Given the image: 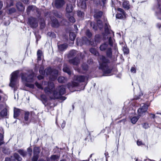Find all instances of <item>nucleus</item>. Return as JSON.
Instances as JSON below:
<instances>
[{
  "mask_svg": "<svg viewBox=\"0 0 161 161\" xmlns=\"http://www.w3.org/2000/svg\"><path fill=\"white\" fill-rule=\"evenodd\" d=\"M3 6V2L0 1V9H1Z\"/></svg>",
  "mask_w": 161,
  "mask_h": 161,
  "instance_id": "nucleus-50",
  "label": "nucleus"
},
{
  "mask_svg": "<svg viewBox=\"0 0 161 161\" xmlns=\"http://www.w3.org/2000/svg\"><path fill=\"white\" fill-rule=\"evenodd\" d=\"M83 68L84 69V70H86L87 69V65L86 66V68H84L83 67Z\"/></svg>",
  "mask_w": 161,
  "mask_h": 161,
  "instance_id": "nucleus-57",
  "label": "nucleus"
},
{
  "mask_svg": "<svg viewBox=\"0 0 161 161\" xmlns=\"http://www.w3.org/2000/svg\"><path fill=\"white\" fill-rule=\"evenodd\" d=\"M18 152L20 154L22 155L23 156H25L26 155V152L23 150H19L18 151Z\"/></svg>",
  "mask_w": 161,
  "mask_h": 161,
  "instance_id": "nucleus-33",
  "label": "nucleus"
},
{
  "mask_svg": "<svg viewBox=\"0 0 161 161\" xmlns=\"http://www.w3.org/2000/svg\"><path fill=\"white\" fill-rule=\"evenodd\" d=\"M99 36L98 35H96L95 36V42L96 43L97 42V43L99 42Z\"/></svg>",
  "mask_w": 161,
  "mask_h": 161,
  "instance_id": "nucleus-45",
  "label": "nucleus"
},
{
  "mask_svg": "<svg viewBox=\"0 0 161 161\" xmlns=\"http://www.w3.org/2000/svg\"><path fill=\"white\" fill-rule=\"evenodd\" d=\"M157 26H158L159 28H160V27H161V25H159L158 24V25H157Z\"/></svg>",
  "mask_w": 161,
  "mask_h": 161,
  "instance_id": "nucleus-59",
  "label": "nucleus"
},
{
  "mask_svg": "<svg viewBox=\"0 0 161 161\" xmlns=\"http://www.w3.org/2000/svg\"><path fill=\"white\" fill-rule=\"evenodd\" d=\"M34 74L32 73L30 75L29 73H22L21 74V77L22 81L25 85L31 88H33L34 85L28 82L31 83L33 82Z\"/></svg>",
  "mask_w": 161,
  "mask_h": 161,
  "instance_id": "nucleus-4",
  "label": "nucleus"
},
{
  "mask_svg": "<svg viewBox=\"0 0 161 161\" xmlns=\"http://www.w3.org/2000/svg\"><path fill=\"white\" fill-rule=\"evenodd\" d=\"M19 71L18 70L14 72L11 74V78L10 80L9 86H10L13 87L17 86L18 84V74Z\"/></svg>",
  "mask_w": 161,
  "mask_h": 161,
  "instance_id": "nucleus-6",
  "label": "nucleus"
},
{
  "mask_svg": "<svg viewBox=\"0 0 161 161\" xmlns=\"http://www.w3.org/2000/svg\"><path fill=\"white\" fill-rule=\"evenodd\" d=\"M16 6L17 9L20 11H22L25 9V7L23 5L22 3L20 2L17 3Z\"/></svg>",
  "mask_w": 161,
  "mask_h": 161,
  "instance_id": "nucleus-16",
  "label": "nucleus"
},
{
  "mask_svg": "<svg viewBox=\"0 0 161 161\" xmlns=\"http://www.w3.org/2000/svg\"><path fill=\"white\" fill-rule=\"evenodd\" d=\"M10 11H11L12 12H14L15 11V9L14 8H12L10 9Z\"/></svg>",
  "mask_w": 161,
  "mask_h": 161,
  "instance_id": "nucleus-53",
  "label": "nucleus"
},
{
  "mask_svg": "<svg viewBox=\"0 0 161 161\" xmlns=\"http://www.w3.org/2000/svg\"><path fill=\"white\" fill-rule=\"evenodd\" d=\"M58 80L60 83H63L66 80L65 78L63 76L59 77L58 79Z\"/></svg>",
  "mask_w": 161,
  "mask_h": 161,
  "instance_id": "nucleus-31",
  "label": "nucleus"
},
{
  "mask_svg": "<svg viewBox=\"0 0 161 161\" xmlns=\"http://www.w3.org/2000/svg\"><path fill=\"white\" fill-rule=\"evenodd\" d=\"M28 22L29 24L32 28H36L38 25L37 21L36 19L31 17L29 19Z\"/></svg>",
  "mask_w": 161,
  "mask_h": 161,
  "instance_id": "nucleus-10",
  "label": "nucleus"
},
{
  "mask_svg": "<svg viewBox=\"0 0 161 161\" xmlns=\"http://www.w3.org/2000/svg\"><path fill=\"white\" fill-rule=\"evenodd\" d=\"M76 53V51L75 50H72L70 51L69 55L70 56H74Z\"/></svg>",
  "mask_w": 161,
  "mask_h": 161,
  "instance_id": "nucleus-41",
  "label": "nucleus"
},
{
  "mask_svg": "<svg viewBox=\"0 0 161 161\" xmlns=\"http://www.w3.org/2000/svg\"><path fill=\"white\" fill-rule=\"evenodd\" d=\"M76 37V35L75 33L73 32H70L69 34L70 39L72 41H73L75 39Z\"/></svg>",
  "mask_w": 161,
  "mask_h": 161,
  "instance_id": "nucleus-30",
  "label": "nucleus"
},
{
  "mask_svg": "<svg viewBox=\"0 0 161 161\" xmlns=\"http://www.w3.org/2000/svg\"><path fill=\"white\" fill-rule=\"evenodd\" d=\"M99 62L100 64L99 68L102 69L104 74L105 76L110 75L111 69L108 68L107 66V63L108 60L104 56H100Z\"/></svg>",
  "mask_w": 161,
  "mask_h": 161,
  "instance_id": "nucleus-2",
  "label": "nucleus"
},
{
  "mask_svg": "<svg viewBox=\"0 0 161 161\" xmlns=\"http://www.w3.org/2000/svg\"><path fill=\"white\" fill-rule=\"evenodd\" d=\"M139 118V116L137 117H134L131 119V123L133 124H135Z\"/></svg>",
  "mask_w": 161,
  "mask_h": 161,
  "instance_id": "nucleus-29",
  "label": "nucleus"
},
{
  "mask_svg": "<svg viewBox=\"0 0 161 161\" xmlns=\"http://www.w3.org/2000/svg\"><path fill=\"white\" fill-rule=\"evenodd\" d=\"M69 62L73 65H77L79 63V60L78 58H75L73 59L70 60Z\"/></svg>",
  "mask_w": 161,
  "mask_h": 161,
  "instance_id": "nucleus-18",
  "label": "nucleus"
},
{
  "mask_svg": "<svg viewBox=\"0 0 161 161\" xmlns=\"http://www.w3.org/2000/svg\"><path fill=\"white\" fill-rule=\"evenodd\" d=\"M63 99H64V100H65V99H66V98H65V97H63Z\"/></svg>",
  "mask_w": 161,
  "mask_h": 161,
  "instance_id": "nucleus-64",
  "label": "nucleus"
},
{
  "mask_svg": "<svg viewBox=\"0 0 161 161\" xmlns=\"http://www.w3.org/2000/svg\"><path fill=\"white\" fill-rule=\"evenodd\" d=\"M70 15L69 14H66V16L69 19V20L72 23H74L75 21V19L72 16L73 15V13H71Z\"/></svg>",
  "mask_w": 161,
  "mask_h": 161,
  "instance_id": "nucleus-15",
  "label": "nucleus"
},
{
  "mask_svg": "<svg viewBox=\"0 0 161 161\" xmlns=\"http://www.w3.org/2000/svg\"><path fill=\"white\" fill-rule=\"evenodd\" d=\"M77 15L80 17L83 18L84 16V13L80 11H78Z\"/></svg>",
  "mask_w": 161,
  "mask_h": 161,
  "instance_id": "nucleus-34",
  "label": "nucleus"
},
{
  "mask_svg": "<svg viewBox=\"0 0 161 161\" xmlns=\"http://www.w3.org/2000/svg\"><path fill=\"white\" fill-rule=\"evenodd\" d=\"M63 70L64 72L67 73L69 75H70L71 72L70 69L66 65H64L63 68Z\"/></svg>",
  "mask_w": 161,
  "mask_h": 161,
  "instance_id": "nucleus-26",
  "label": "nucleus"
},
{
  "mask_svg": "<svg viewBox=\"0 0 161 161\" xmlns=\"http://www.w3.org/2000/svg\"><path fill=\"white\" fill-rule=\"evenodd\" d=\"M76 0H69V1L70 2H71L73 3H75V2Z\"/></svg>",
  "mask_w": 161,
  "mask_h": 161,
  "instance_id": "nucleus-51",
  "label": "nucleus"
},
{
  "mask_svg": "<svg viewBox=\"0 0 161 161\" xmlns=\"http://www.w3.org/2000/svg\"><path fill=\"white\" fill-rule=\"evenodd\" d=\"M3 135L1 134H0V146L3 143Z\"/></svg>",
  "mask_w": 161,
  "mask_h": 161,
  "instance_id": "nucleus-37",
  "label": "nucleus"
},
{
  "mask_svg": "<svg viewBox=\"0 0 161 161\" xmlns=\"http://www.w3.org/2000/svg\"><path fill=\"white\" fill-rule=\"evenodd\" d=\"M58 158V156L56 155H53L52 156L50 159H49V160L51 161H54V160Z\"/></svg>",
  "mask_w": 161,
  "mask_h": 161,
  "instance_id": "nucleus-35",
  "label": "nucleus"
},
{
  "mask_svg": "<svg viewBox=\"0 0 161 161\" xmlns=\"http://www.w3.org/2000/svg\"><path fill=\"white\" fill-rule=\"evenodd\" d=\"M28 151L29 152H30V153H31L32 152V150L31 148H29L28 149Z\"/></svg>",
  "mask_w": 161,
  "mask_h": 161,
  "instance_id": "nucleus-54",
  "label": "nucleus"
},
{
  "mask_svg": "<svg viewBox=\"0 0 161 161\" xmlns=\"http://www.w3.org/2000/svg\"><path fill=\"white\" fill-rule=\"evenodd\" d=\"M65 122L64 121H63V123H62L61 124V127L62 128H64L65 126Z\"/></svg>",
  "mask_w": 161,
  "mask_h": 161,
  "instance_id": "nucleus-49",
  "label": "nucleus"
},
{
  "mask_svg": "<svg viewBox=\"0 0 161 161\" xmlns=\"http://www.w3.org/2000/svg\"><path fill=\"white\" fill-rule=\"evenodd\" d=\"M88 78L87 76H75L74 80L72 83V85L70 86L69 84L68 86L69 88L71 87L77 86L78 85L79 82H84L86 79L87 80Z\"/></svg>",
  "mask_w": 161,
  "mask_h": 161,
  "instance_id": "nucleus-7",
  "label": "nucleus"
},
{
  "mask_svg": "<svg viewBox=\"0 0 161 161\" xmlns=\"http://www.w3.org/2000/svg\"><path fill=\"white\" fill-rule=\"evenodd\" d=\"M117 10L120 13H118L116 15V17L117 18L119 19H123L125 18L126 16L125 12L122 8H118Z\"/></svg>",
  "mask_w": 161,
  "mask_h": 161,
  "instance_id": "nucleus-9",
  "label": "nucleus"
},
{
  "mask_svg": "<svg viewBox=\"0 0 161 161\" xmlns=\"http://www.w3.org/2000/svg\"><path fill=\"white\" fill-rule=\"evenodd\" d=\"M42 53L40 50H38L37 52V60L40 61L41 60V57L42 56Z\"/></svg>",
  "mask_w": 161,
  "mask_h": 161,
  "instance_id": "nucleus-28",
  "label": "nucleus"
},
{
  "mask_svg": "<svg viewBox=\"0 0 161 161\" xmlns=\"http://www.w3.org/2000/svg\"><path fill=\"white\" fill-rule=\"evenodd\" d=\"M34 157L32 158V161H37L38 158V154L40 153L39 148L38 147H35L34 150Z\"/></svg>",
  "mask_w": 161,
  "mask_h": 161,
  "instance_id": "nucleus-11",
  "label": "nucleus"
},
{
  "mask_svg": "<svg viewBox=\"0 0 161 161\" xmlns=\"http://www.w3.org/2000/svg\"><path fill=\"white\" fill-rule=\"evenodd\" d=\"M108 39L109 45L108 42H105L101 44L100 47V49L102 51H106L107 56L111 58L112 55V51L111 47L113 43V40L112 39L111 35H109L107 37Z\"/></svg>",
  "mask_w": 161,
  "mask_h": 161,
  "instance_id": "nucleus-3",
  "label": "nucleus"
},
{
  "mask_svg": "<svg viewBox=\"0 0 161 161\" xmlns=\"http://www.w3.org/2000/svg\"><path fill=\"white\" fill-rule=\"evenodd\" d=\"M51 25L53 27H57L59 26V23L56 19L54 17H53L51 18Z\"/></svg>",
  "mask_w": 161,
  "mask_h": 161,
  "instance_id": "nucleus-13",
  "label": "nucleus"
},
{
  "mask_svg": "<svg viewBox=\"0 0 161 161\" xmlns=\"http://www.w3.org/2000/svg\"><path fill=\"white\" fill-rule=\"evenodd\" d=\"M73 9V7L71 3H69L67 4L66 10L67 12V14L72 13V12Z\"/></svg>",
  "mask_w": 161,
  "mask_h": 161,
  "instance_id": "nucleus-14",
  "label": "nucleus"
},
{
  "mask_svg": "<svg viewBox=\"0 0 161 161\" xmlns=\"http://www.w3.org/2000/svg\"><path fill=\"white\" fill-rule=\"evenodd\" d=\"M142 126L145 129H147L149 127V125L147 123H144L142 124Z\"/></svg>",
  "mask_w": 161,
  "mask_h": 161,
  "instance_id": "nucleus-40",
  "label": "nucleus"
},
{
  "mask_svg": "<svg viewBox=\"0 0 161 161\" xmlns=\"http://www.w3.org/2000/svg\"><path fill=\"white\" fill-rule=\"evenodd\" d=\"M42 25L43 27H44V25H45V24H44V23H42Z\"/></svg>",
  "mask_w": 161,
  "mask_h": 161,
  "instance_id": "nucleus-61",
  "label": "nucleus"
},
{
  "mask_svg": "<svg viewBox=\"0 0 161 161\" xmlns=\"http://www.w3.org/2000/svg\"><path fill=\"white\" fill-rule=\"evenodd\" d=\"M8 114L6 108H5L0 113L1 116L3 117L7 116Z\"/></svg>",
  "mask_w": 161,
  "mask_h": 161,
  "instance_id": "nucleus-23",
  "label": "nucleus"
},
{
  "mask_svg": "<svg viewBox=\"0 0 161 161\" xmlns=\"http://www.w3.org/2000/svg\"><path fill=\"white\" fill-rule=\"evenodd\" d=\"M130 71L131 72L133 73H135L136 72V70L135 68L132 67L130 69Z\"/></svg>",
  "mask_w": 161,
  "mask_h": 161,
  "instance_id": "nucleus-47",
  "label": "nucleus"
},
{
  "mask_svg": "<svg viewBox=\"0 0 161 161\" xmlns=\"http://www.w3.org/2000/svg\"><path fill=\"white\" fill-rule=\"evenodd\" d=\"M123 7L127 9H129L130 8V6L128 1H125L123 3Z\"/></svg>",
  "mask_w": 161,
  "mask_h": 161,
  "instance_id": "nucleus-19",
  "label": "nucleus"
},
{
  "mask_svg": "<svg viewBox=\"0 0 161 161\" xmlns=\"http://www.w3.org/2000/svg\"><path fill=\"white\" fill-rule=\"evenodd\" d=\"M123 51L125 53L128 54L129 52V50L128 48L125 47H124L123 48Z\"/></svg>",
  "mask_w": 161,
  "mask_h": 161,
  "instance_id": "nucleus-39",
  "label": "nucleus"
},
{
  "mask_svg": "<svg viewBox=\"0 0 161 161\" xmlns=\"http://www.w3.org/2000/svg\"><path fill=\"white\" fill-rule=\"evenodd\" d=\"M39 161H45L43 160H42V159H41V160H40Z\"/></svg>",
  "mask_w": 161,
  "mask_h": 161,
  "instance_id": "nucleus-62",
  "label": "nucleus"
},
{
  "mask_svg": "<svg viewBox=\"0 0 161 161\" xmlns=\"http://www.w3.org/2000/svg\"><path fill=\"white\" fill-rule=\"evenodd\" d=\"M35 8V7L34 6H29L28 7V8H27V10L28 11H29V10H31L33 9V8Z\"/></svg>",
  "mask_w": 161,
  "mask_h": 161,
  "instance_id": "nucleus-48",
  "label": "nucleus"
},
{
  "mask_svg": "<svg viewBox=\"0 0 161 161\" xmlns=\"http://www.w3.org/2000/svg\"><path fill=\"white\" fill-rule=\"evenodd\" d=\"M103 14V12L101 11H98L95 12L94 17L96 19L100 18Z\"/></svg>",
  "mask_w": 161,
  "mask_h": 161,
  "instance_id": "nucleus-20",
  "label": "nucleus"
},
{
  "mask_svg": "<svg viewBox=\"0 0 161 161\" xmlns=\"http://www.w3.org/2000/svg\"><path fill=\"white\" fill-rule=\"evenodd\" d=\"M43 78V76L41 75L39 76H38V78L39 80H41V79H42Z\"/></svg>",
  "mask_w": 161,
  "mask_h": 161,
  "instance_id": "nucleus-52",
  "label": "nucleus"
},
{
  "mask_svg": "<svg viewBox=\"0 0 161 161\" xmlns=\"http://www.w3.org/2000/svg\"><path fill=\"white\" fill-rule=\"evenodd\" d=\"M15 158L18 161H20L21 158L17 153H15L14 155Z\"/></svg>",
  "mask_w": 161,
  "mask_h": 161,
  "instance_id": "nucleus-38",
  "label": "nucleus"
},
{
  "mask_svg": "<svg viewBox=\"0 0 161 161\" xmlns=\"http://www.w3.org/2000/svg\"><path fill=\"white\" fill-rule=\"evenodd\" d=\"M144 160L145 161H154V160H151L149 159H145Z\"/></svg>",
  "mask_w": 161,
  "mask_h": 161,
  "instance_id": "nucleus-56",
  "label": "nucleus"
},
{
  "mask_svg": "<svg viewBox=\"0 0 161 161\" xmlns=\"http://www.w3.org/2000/svg\"><path fill=\"white\" fill-rule=\"evenodd\" d=\"M43 69V67L40 68L39 72L41 74L44 75L46 73L47 75H50V78L52 80H54L56 79L58 74V72L57 70L48 68L44 71Z\"/></svg>",
  "mask_w": 161,
  "mask_h": 161,
  "instance_id": "nucleus-5",
  "label": "nucleus"
},
{
  "mask_svg": "<svg viewBox=\"0 0 161 161\" xmlns=\"http://www.w3.org/2000/svg\"><path fill=\"white\" fill-rule=\"evenodd\" d=\"M29 112H26L25 113L24 116L25 122L27 124H28L30 122L29 120Z\"/></svg>",
  "mask_w": 161,
  "mask_h": 161,
  "instance_id": "nucleus-17",
  "label": "nucleus"
},
{
  "mask_svg": "<svg viewBox=\"0 0 161 161\" xmlns=\"http://www.w3.org/2000/svg\"><path fill=\"white\" fill-rule=\"evenodd\" d=\"M105 34L107 35L108 34H113L112 31L109 29L108 26L106 23L105 24Z\"/></svg>",
  "mask_w": 161,
  "mask_h": 161,
  "instance_id": "nucleus-21",
  "label": "nucleus"
},
{
  "mask_svg": "<svg viewBox=\"0 0 161 161\" xmlns=\"http://www.w3.org/2000/svg\"><path fill=\"white\" fill-rule=\"evenodd\" d=\"M149 105L148 104L142 103L140 104V108L137 110L138 116H143L147 113V110Z\"/></svg>",
  "mask_w": 161,
  "mask_h": 161,
  "instance_id": "nucleus-8",
  "label": "nucleus"
},
{
  "mask_svg": "<svg viewBox=\"0 0 161 161\" xmlns=\"http://www.w3.org/2000/svg\"><path fill=\"white\" fill-rule=\"evenodd\" d=\"M5 161H10V159L9 158H7L5 159Z\"/></svg>",
  "mask_w": 161,
  "mask_h": 161,
  "instance_id": "nucleus-55",
  "label": "nucleus"
},
{
  "mask_svg": "<svg viewBox=\"0 0 161 161\" xmlns=\"http://www.w3.org/2000/svg\"><path fill=\"white\" fill-rule=\"evenodd\" d=\"M90 52L94 55L96 56L99 55V53L97 51L96 49L94 48H91L90 49Z\"/></svg>",
  "mask_w": 161,
  "mask_h": 161,
  "instance_id": "nucleus-27",
  "label": "nucleus"
},
{
  "mask_svg": "<svg viewBox=\"0 0 161 161\" xmlns=\"http://www.w3.org/2000/svg\"><path fill=\"white\" fill-rule=\"evenodd\" d=\"M67 47V45L66 44H63L58 46L59 50L60 51H63L66 49Z\"/></svg>",
  "mask_w": 161,
  "mask_h": 161,
  "instance_id": "nucleus-24",
  "label": "nucleus"
},
{
  "mask_svg": "<svg viewBox=\"0 0 161 161\" xmlns=\"http://www.w3.org/2000/svg\"><path fill=\"white\" fill-rule=\"evenodd\" d=\"M35 85H36V86L38 88L40 89H43V87L40 84L38 83L37 82H36L35 83Z\"/></svg>",
  "mask_w": 161,
  "mask_h": 161,
  "instance_id": "nucleus-43",
  "label": "nucleus"
},
{
  "mask_svg": "<svg viewBox=\"0 0 161 161\" xmlns=\"http://www.w3.org/2000/svg\"><path fill=\"white\" fill-rule=\"evenodd\" d=\"M48 85L49 88L46 87L44 90L46 93L50 96L51 98H59L61 95L65 93V88L63 86H59L56 90L54 91V84L53 83H51Z\"/></svg>",
  "mask_w": 161,
  "mask_h": 161,
  "instance_id": "nucleus-1",
  "label": "nucleus"
},
{
  "mask_svg": "<svg viewBox=\"0 0 161 161\" xmlns=\"http://www.w3.org/2000/svg\"><path fill=\"white\" fill-rule=\"evenodd\" d=\"M83 40L85 43L87 44H91L92 45V44L86 38H85L83 39Z\"/></svg>",
  "mask_w": 161,
  "mask_h": 161,
  "instance_id": "nucleus-36",
  "label": "nucleus"
},
{
  "mask_svg": "<svg viewBox=\"0 0 161 161\" xmlns=\"http://www.w3.org/2000/svg\"><path fill=\"white\" fill-rule=\"evenodd\" d=\"M20 110L19 109L14 108V117L15 118H17L19 115Z\"/></svg>",
  "mask_w": 161,
  "mask_h": 161,
  "instance_id": "nucleus-22",
  "label": "nucleus"
},
{
  "mask_svg": "<svg viewBox=\"0 0 161 161\" xmlns=\"http://www.w3.org/2000/svg\"><path fill=\"white\" fill-rule=\"evenodd\" d=\"M97 24L100 28H101L102 27V25H101L102 22L100 20H99L97 21Z\"/></svg>",
  "mask_w": 161,
  "mask_h": 161,
  "instance_id": "nucleus-44",
  "label": "nucleus"
},
{
  "mask_svg": "<svg viewBox=\"0 0 161 161\" xmlns=\"http://www.w3.org/2000/svg\"><path fill=\"white\" fill-rule=\"evenodd\" d=\"M151 115L152 116V117L153 118H154L155 116V115L153 114H151Z\"/></svg>",
  "mask_w": 161,
  "mask_h": 161,
  "instance_id": "nucleus-60",
  "label": "nucleus"
},
{
  "mask_svg": "<svg viewBox=\"0 0 161 161\" xmlns=\"http://www.w3.org/2000/svg\"><path fill=\"white\" fill-rule=\"evenodd\" d=\"M80 5L81 8L84 9L86 7V1L85 0H80L79 3V5Z\"/></svg>",
  "mask_w": 161,
  "mask_h": 161,
  "instance_id": "nucleus-25",
  "label": "nucleus"
},
{
  "mask_svg": "<svg viewBox=\"0 0 161 161\" xmlns=\"http://www.w3.org/2000/svg\"><path fill=\"white\" fill-rule=\"evenodd\" d=\"M74 27L75 28H77V26L75 25H74Z\"/></svg>",
  "mask_w": 161,
  "mask_h": 161,
  "instance_id": "nucleus-63",
  "label": "nucleus"
},
{
  "mask_svg": "<svg viewBox=\"0 0 161 161\" xmlns=\"http://www.w3.org/2000/svg\"><path fill=\"white\" fill-rule=\"evenodd\" d=\"M133 106H138V105L136 103V104H132Z\"/></svg>",
  "mask_w": 161,
  "mask_h": 161,
  "instance_id": "nucleus-58",
  "label": "nucleus"
},
{
  "mask_svg": "<svg viewBox=\"0 0 161 161\" xmlns=\"http://www.w3.org/2000/svg\"><path fill=\"white\" fill-rule=\"evenodd\" d=\"M137 144L138 146H141V145H143V144L142 142L139 140H138L137 142Z\"/></svg>",
  "mask_w": 161,
  "mask_h": 161,
  "instance_id": "nucleus-46",
  "label": "nucleus"
},
{
  "mask_svg": "<svg viewBox=\"0 0 161 161\" xmlns=\"http://www.w3.org/2000/svg\"><path fill=\"white\" fill-rule=\"evenodd\" d=\"M86 35L89 38H90L92 34L89 30H87L86 31Z\"/></svg>",
  "mask_w": 161,
  "mask_h": 161,
  "instance_id": "nucleus-42",
  "label": "nucleus"
},
{
  "mask_svg": "<svg viewBox=\"0 0 161 161\" xmlns=\"http://www.w3.org/2000/svg\"><path fill=\"white\" fill-rule=\"evenodd\" d=\"M13 1L12 0H7V6L9 7L13 5Z\"/></svg>",
  "mask_w": 161,
  "mask_h": 161,
  "instance_id": "nucleus-32",
  "label": "nucleus"
},
{
  "mask_svg": "<svg viewBox=\"0 0 161 161\" xmlns=\"http://www.w3.org/2000/svg\"><path fill=\"white\" fill-rule=\"evenodd\" d=\"M65 3L64 0H55L54 2L55 7L57 8H60L63 6Z\"/></svg>",
  "mask_w": 161,
  "mask_h": 161,
  "instance_id": "nucleus-12",
  "label": "nucleus"
}]
</instances>
